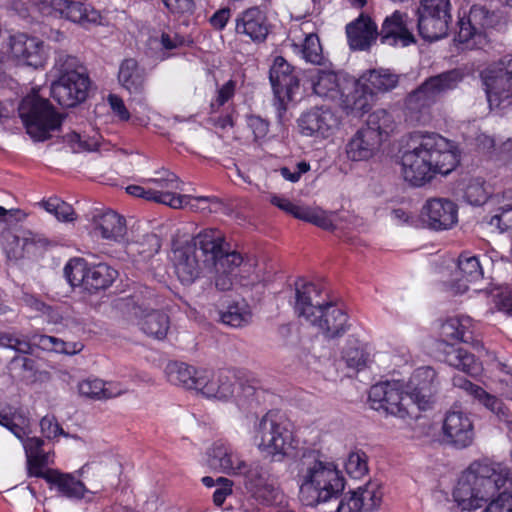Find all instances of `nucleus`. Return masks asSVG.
<instances>
[{
	"label": "nucleus",
	"mask_w": 512,
	"mask_h": 512,
	"mask_svg": "<svg viewBox=\"0 0 512 512\" xmlns=\"http://www.w3.org/2000/svg\"><path fill=\"white\" fill-rule=\"evenodd\" d=\"M247 125L256 140L264 138L269 130L268 122L259 116H249L247 118Z\"/></svg>",
	"instance_id": "nucleus-64"
},
{
	"label": "nucleus",
	"mask_w": 512,
	"mask_h": 512,
	"mask_svg": "<svg viewBox=\"0 0 512 512\" xmlns=\"http://www.w3.org/2000/svg\"><path fill=\"white\" fill-rule=\"evenodd\" d=\"M444 361L451 367L461 370L470 376H476L482 371L481 363L467 350L446 344Z\"/></svg>",
	"instance_id": "nucleus-38"
},
{
	"label": "nucleus",
	"mask_w": 512,
	"mask_h": 512,
	"mask_svg": "<svg viewBox=\"0 0 512 512\" xmlns=\"http://www.w3.org/2000/svg\"><path fill=\"white\" fill-rule=\"evenodd\" d=\"M299 472V500L314 507L337 498L344 489V478L337 466L327 460L306 456Z\"/></svg>",
	"instance_id": "nucleus-3"
},
{
	"label": "nucleus",
	"mask_w": 512,
	"mask_h": 512,
	"mask_svg": "<svg viewBox=\"0 0 512 512\" xmlns=\"http://www.w3.org/2000/svg\"><path fill=\"white\" fill-rule=\"evenodd\" d=\"M382 144L376 133L361 127L346 144V155L352 161H366L380 152Z\"/></svg>",
	"instance_id": "nucleus-30"
},
{
	"label": "nucleus",
	"mask_w": 512,
	"mask_h": 512,
	"mask_svg": "<svg viewBox=\"0 0 512 512\" xmlns=\"http://www.w3.org/2000/svg\"><path fill=\"white\" fill-rule=\"evenodd\" d=\"M398 84V76L388 70H369L357 80L352 94V109L359 112L367 111L377 93L392 90Z\"/></svg>",
	"instance_id": "nucleus-11"
},
{
	"label": "nucleus",
	"mask_w": 512,
	"mask_h": 512,
	"mask_svg": "<svg viewBox=\"0 0 512 512\" xmlns=\"http://www.w3.org/2000/svg\"><path fill=\"white\" fill-rule=\"evenodd\" d=\"M342 358L348 367L361 370L367 364L368 354L357 339H348L342 351Z\"/></svg>",
	"instance_id": "nucleus-49"
},
{
	"label": "nucleus",
	"mask_w": 512,
	"mask_h": 512,
	"mask_svg": "<svg viewBox=\"0 0 512 512\" xmlns=\"http://www.w3.org/2000/svg\"><path fill=\"white\" fill-rule=\"evenodd\" d=\"M222 323L240 328L248 325L252 320V313L249 306L244 302H235L220 313Z\"/></svg>",
	"instance_id": "nucleus-47"
},
{
	"label": "nucleus",
	"mask_w": 512,
	"mask_h": 512,
	"mask_svg": "<svg viewBox=\"0 0 512 512\" xmlns=\"http://www.w3.org/2000/svg\"><path fill=\"white\" fill-rule=\"evenodd\" d=\"M470 328L471 319L469 317H450L442 323L440 334L444 342L467 341Z\"/></svg>",
	"instance_id": "nucleus-44"
},
{
	"label": "nucleus",
	"mask_w": 512,
	"mask_h": 512,
	"mask_svg": "<svg viewBox=\"0 0 512 512\" xmlns=\"http://www.w3.org/2000/svg\"><path fill=\"white\" fill-rule=\"evenodd\" d=\"M253 439L265 458L281 462L295 449L292 432L272 411L266 413L254 425Z\"/></svg>",
	"instance_id": "nucleus-4"
},
{
	"label": "nucleus",
	"mask_w": 512,
	"mask_h": 512,
	"mask_svg": "<svg viewBox=\"0 0 512 512\" xmlns=\"http://www.w3.org/2000/svg\"><path fill=\"white\" fill-rule=\"evenodd\" d=\"M54 69L56 70L58 77L72 78V75L76 74L88 76L86 68L82 65L80 60L77 57L69 55L64 51L57 53Z\"/></svg>",
	"instance_id": "nucleus-48"
},
{
	"label": "nucleus",
	"mask_w": 512,
	"mask_h": 512,
	"mask_svg": "<svg viewBox=\"0 0 512 512\" xmlns=\"http://www.w3.org/2000/svg\"><path fill=\"white\" fill-rule=\"evenodd\" d=\"M302 57L306 62L321 65L323 62L322 47L319 38L314 33L306 35L301 48Z\"/></svg>",
	"instance_id": "nucleus-53"
},
{
	"label": "nucleus",
	"mask_w": 512,
	"mask_h": 512,
	"mask_svg": "<svg viewBox=\"0 0 512 512\" xmlns=\"http://www.w3.org/2000/svg\"><path fill=\"white\" fill-rule=\"evenodd\" d=\"M88 264L82 258H73L64 267V276L72 287H82L85 290Z\"/></svg>",
	"instance_id": "nucleus-50"
},
{
	"label": "nucleus",
	"mask_w": 512,
	"mask_h": 512,
	"mask_svg": "<svg viewBox=\"0 0 512 512\" xmlns=\"http://www.w3.org/2000/svg\"><path fill=\"white\" fill-rule=\"evenodd\" d=\"M315 94L324 98H335L339 94V79L335 72L318 70L312 78Z\"/></svg>",
	"instance_id": "nucleus-46"
},
{
	"label": "nucleus",
	"mask_w": 512,
	"mask_h": 512,
	"mask_svg": "<svg viewBox=\"0 0 512 512\" xmlns=\"http://www.w3.org/2000/svg\"><path fill=\"white\" fill-rule=\"evenodd\" d=\"M40 428L42 434L48 439L55 438L64 433L63 429L52 416L43 417L40 421Z\"/></svg>",
	"instance_id": "nucleus-63"
},
{
	"label": "nucleus",
	"mask_w": 512,
	"mask_h": 512,
	"mask_svg": "<svg viewBox=\"0 0 512 512\" xmlns=\"http://www.w3.org/2000/svg\"><path fill=\"white\" fill-rule=\"evenodd\" d=\"M308 322L329 339L342 336L349 328L347 314L333 303H325L315 314V321Z\"/></svg>",
	"instance_id": "nucleus-27"
},
{
	"label": "nucleus",
	"mask_w": 512,
	"mask_h": 512,
	"mask_svg": "<svg viewBox=\"0 0 512 512\" xmlns=\"http://www.w3.org/2000/svg\"><path fill=\"white\" fill-rule=\"evenodd\" d=\"M89 87V76L58 77L51 85V96L62 107H75L86 100Z\"/></svg>",
	"instance_id": "nucleus-17"
},
{
	"label": "nucleus",
	"mask_w": 512,
	"mask_h": 512,
	"mask_svg": "<svg viewBox=\"0 0 512 512\" xmlns=\"http://www.w3.org/2000/svg\"><path fill=\"white\" fill-rule=\"evenodd\" d=\"M488 101H502L512 97V55L504 56L483 73Z\"/></svg>",
	"instance_id": "nucleus-14"
},
{
	"label": "nucleus",
	"mask_w": 512,
	"mask_h": 512,
	"mask_svg": "<svg viewBox=\"0 0 512 512\" xmlns=\"http://www.w3.org/2000/svg\"><path fill=\"white\" fill-rule=\"evenodd\" d=\"M442 430L447 442L457 448H466L474 440V426L469 414L456 407L446 413Z\"/></svg>",
	"instance_id": "nucleus-18"
},
{
	"label": "nucleus",
	"mask_w": 512,
	"mask_h": 512,
	"mask_svg": "<svg viewBox=\"0 0 512 512\" xmlns=\"http://www.w3.org/2000/svg\"><path fill=\"white\" fill-rule=\"evenodd\" d=\"M379 35L381 42L389 46L406 47L415 43V37L408 24V15L400 11L386 17Z\"/></svg>",
	"instance_id": "nucleus-25"
},
{
	"label": "nucleus",
	"mask_w": 512,
	"mask_h": 512,
	"mask_svg": "<svg viewBox=\"0 0 512 512\" xmlns=\"http://www.w3.org/2000/svg\"><path fill=\"white\" fill-rule=\"evenodd\" d=\"M199 383V392L207 397H214L220 400H227L235 396V392L239 388L236 382V375L231 370H221L217 373H212L204 369Z\"/></svg>",
	"instance_id": "nucleus-24"
},
{
	"label": "nucleus",
	"mask_w": 512,
	"mask_h": 512,
	"mask_svg": "<svg viewBox=\"0 0 512 512\" xmlns=\"http://www.w3.org/2000/svg\"><path fill=\"white\" fill-rule=\"evenodd\" d=\"M497 16L483 5H473L459 19L457 39L468 49H482L487 43V30L497 23Z\"/></svg>",
	"instance_id": "nucleus-10"
},
{
	"label": "nucleus",
	"mask_w": 512,
	"mask_h": 512,
	"mask_svg": "<svg viewBox=\"0 0 512 512\" xmlns=\"http://www.w3.org/2000/svg\"><path fill=\"white\" fill-rule=\"evenodd\" d=\"M165 373L171 384L198 391L204 369H196L184 362L175 361L167 364Z\"/></svg>",
	"instance_id": "nucleus-34"
},
{
	"label": "nucleus",
	"mask_w": 512,
	"mask_h": 512,
	"mask_svg": "<svg viewBox=\"0 0 512 512\" xmlns=\"http://www.w3.org/2000/svg\"><path fill=\"white\" fill-rule=\"evenodd\" d=\"M302 134L329 136L338 126V119L328 108H314L303 113L298 120Z\"/></svg>",
	"instance_id": "nucleus-29"
},
{
	"label": "nucleus",
	"mask_w": 512,
	"mask_h": 512,
	"mask_svg": "<svg viewBox=\"0 0 512 512\" xmlns=\"http://www.w3.org/2000/svg\"><path fill=\"white\" fill-rule=\"evenodd\" d=\"M139 325L146 335L161 340L168 333L170 321L165 313L152 311L141 319Z\"/></svg>",
	"instance_id": "nucleus-45"
},
{
	"label": "nucleus",
	"mask_w": 512,
	"mask_h": 512,
	"mask_svg": "<svg viewBox=\"0 0 512 512\" xmlns=\"http://www.w3.org/2000/svg\"><path fill=\"white\" fill-rule=\"evenodd\" d=\"M43 12L76 23L96 22L99 19V13L91 6L69 0H50L44 4Z\"/></svg>",
	"instance_id": "nucleus-26"
},
{
	"label": "nucleus",
	"mask_w": 512,
	"mask_h": 512,
	"mask_svg": "<svg viewBox=\"0 0 512 512\" xmlns=\"http://www.w3.org/2000/svg\"><path fill=\"white\" fill-rule=\"evenodd\" d=\"M462 80L463 74L457 69L431 76L407 95L405 106L411 112H421L455 89Z\"/></svg>",
	"instance_id": "nucleus-7"
},
{
	"label": "nucleus",
	"mask_w": 512,
	"mask_h": 512,
	"mask_svg": "<svg viewBox=\"0 0 512 512\" xmlns=\"http://www.w3.org/2000/svg\"><path fill=\"white\" fill-rule=\"evenodd\" d=\"M334 213H328L320 208H315L310 223L325 229V230H333L334 225Z\"/></svg>",
	"instance_id": "nucleus-61"
},
{
	"label": "nucleus",
	"mask_w": 512,
	"mask_h": 512,
	"mask_svg": "<svg viewBox=\"0 0 512 512\" xmlns=\"http://www.w3.org/2000/svg\"><path fill=\"white\" fill-rule=\"evenodd\" d=\"M244 486L246 490L257 500L263 503H271L276 500L278 486L269 472L259 464L248 465L244 473Z\"/></svg>",
	"instance_id": "nucleus-21"
},
{
	"label": "nucleus",
	"mask_w": 512,
	"mask_h": 512,
	"mask_svg": "<svg viewBox=\"0 0 512 512\" xmlns=\"http://www.w3.org/2000/svg\"><path fill=\"white\" fill-rule=\"evenodd\" d=\"M269 80L274 92V106L280 121L287 106L299 89V79L294 68L282 56H276L269 70Z\"/></svg>",
	"instance_id": "nucleus-12"
},
{
	"label": "nucleus",
	"mask_w": 512,
	"mask_h": 512,
	"mask_svg": "<svg viewBox=\"0 0 512 512\" xmlns=\"http://www.w3.org/2000/svg\"><path fill=\"white\" fill-rule=\"evenodd\" d=\"M43 444V440L38 437H30L23 442L29 476L40 477L45 473L44 468L50 463L49 453H44L42 450Z\"/></svg>",
	"instance_id": "nucleus-39"
},
{
	"label": "nucleus",
	"mask_w": 512,
	"mask_h": 512,
	"mask_svg": "<svg viewBox=\"0 0 512 512\" xmlns=\"http://www.w3.org/2000/svg\"><path fill=\"white\" fill-rule=\"evenodd\" d=\"M197 239L202 255L206 256L205 262L209 264V271L229 273L243 264V271L249 272L254 267L253 263L244 262L240 253L227 248L224 233L216 228L201 230Z\"/></svg>",
	"instance_id": "nucleus-5"
},
{
	"label": "nucleus",
	"mask_w": 512,
	"mask_h": 512,
	"mask_svg": "<svg viewBox=\"0 0 512 512\" xmlns=\"http://www.w3.org/2000/svg\"><path fill=\"white\" fill-rule=\"evenodd\" d=\"M11 55L22 64L38 68L43 66L47 53L44 42L27 34L13 35L9 39Z\"/></svg>",
	"instance_id": "nucleus-22"
},
{
	"label": "nucleus",
	"mask_w": 512,
	"mask_h": 512,
	"mask_svg": "<svg viewBox=\"0 0 512 512\" xmlns=\"http://www.w3.org/2000/svg\"><path fill=\"white\" fill-rule=\"evenodd\" d=\"M382 496L378 483L368 482L355 491L345 494L337 506V512H376Z\"/></svg>",
	"instance_id": "nucleus-19"
},
{
	"label": "nucleus",
	"mask_w": 512,
	"mask_h": 512,
	"mask_svg": "<svg viewBox=\"0 0 512 512\" xmlns=\"http://www.w3.org/2000/svg\"><path fill=\"white\" fill-rule=\"evenodd\" d=\"M418 15V32L428 41H436L445 37L448 33L451 14H424Z\"/></svg>",
	"instance_id": "nucleus-36"
},
{
	"label": "nucleus",
	"mask_w": 512,
	"mask_h": 512,
	"mask_svg": "<svg viewBox=\"0 0 512 512\" xmlns=\"http://www.w3.org/2000/svg\"><path fill=\"white\" fill-rule=\"evenodd\" d=\"M216 490L213 494V502L217 506H221L226 497L232 493L233 482L225 477H219L216 479Z\"/></svg>",
	"instance_id": "nucleus-59"
},
{
	"label": "nucleus",
	"mask_w": 512,
	"mask_h": 512,
	"mask_svg": "<svg viewBox=\"0 0 512 512\" xmlns=\"http://www.w3.org/2000/svg\"><path fill=\"white\" fill-rule=\"evenodd\" d=\"M0 347L11 348L22 354L32 352V346L28 340L6 332H0Z\"/></svg>",
	"instance_id": "nucleus-56"
},
{
	"label": "nucleus",
	"mask_w": 512,
	"mask_h": 512,
	"mask_svg": "<svg viewBox=\"0 0 512 512\" xmlns=\"http://www.w3.org/2000/svg\"><path fill=\"white\" fill-rule=\"evenodd\" d=\"M145 80V70L139 66L135 59L128 58L121 62L118 71V81L129 93H141L144 89Z\"/></svg>",
	"instance_id": "nucleus-37"
},
{
	"label": "nucleus",
	"mask_w": 512,
	"mask_h": 512,
	"mask_svg": "<svg viewBox=\"0 0 512 512\" xmlns=\"http://www.w3.org/2000/svg\"><path fill=\"white\" fill-rule=\"evenodd\" d=\"M417 13L450 14V0H420Z\"/></svg>",
	"instance_id": "nucleus-58"
},
{
	"label": "nucleus",
	"mask_w": 512,
	"mask_h": 512,
	"mask_svg": "<svg viewBox=\"0 0 512 512\" xmlns=\"http://www.w3.org/2000/svg\"><path fill=\"white\" fill-rule=\"evenodd\" d=\"M349 45L355 50H365L376 39L377 27L367 16L360 15L346 27Z\"/></svg>",
	"instance_id": "nucleus-32"
},
{
	"label": "nucleus",
	"mask_w": 512,
	"mask_h": 512,
	"mask_svg": "<svg viewBox=\"0 0 512 512\" xmlns=\"http://www.w3.org/2000/svg\"><path fill=\"white\" fill-rule=\"evenodd\" d=\"M117 275V271L107 264L100 263L89 266L86 275L85 290L90 293L104 290L111 286L117 278Z\"/></svg>",
	"instance_id": "nucleus-42"
},
{
	"label": "nucleus",
	"mask_w": 512,
	"mask_h": 512,
	"mask_svg": "<svg viewBox=\"0 0 512 512\" xmlns=\"http://www.w3.org/2000/svg\"><path fill=\"white\" fill-rule=\"evenodd\" d=\"M143 240L144 242L139 244L140 248L137 250L138 253L143 254L145 257H150L158 253L161 248V240L156 234H146Z\"/></svg>",
	"instance_id": "nucleus-60"
},
{
	"label": "nucleus",
	"mask_w": 512,
	"mask_h": 512,
	"mask_svg": "<svg viewBox=\"0 0 512 512\" xmlns=\"http://www.w3.org/2000/svg\"><path fill=\"white\" fill-rule=\"evenodd\" d=\"M452 382L454 387L463 390L468 395L478 400L492 413L505 414L503 402L497 397L488 394L482 387L472 383L470 380L462 376H454Z\"/></svg>",
	"instance_id": "nucleus-40"
},
{
	"label": "nucleus",
	"mask_w": 512,
	"mask_h": 512,
	"mask_svg": "<svg viewBox=\"0 0 512 512\" xmlns=\"http://www.w3.org/2000/svg\"><path fill=\"white\" fill-rule=\"evenodd\" d=\"M371 407L384 410L386 413L399 418L413 414L415 402L399 382H381L373 385L369 391Z\"/></svg>",
	"instance_id": "nucleus-9"
},
{
	"label": "nucleus",
	"mask_w": 512,
	"mask_h": 512,
	"mask_svg": "<svg viewBox=\"0 0 512 512\" xmlns=\"http://www.w3.org/2000/svg\"><path fill=\"white\" fill-rule=\"evenodd\" d=\"M82 349L83 344L80 342H65L53 336L51 351L57 353H64L68 355H74L81 352Z\"/></svg>",
	"instance_id": "nucleus-62"
},
{
	"label": "nucleus",
	"mask_w": 512,
	"mask_h": 512,
	"mask_svg": "<svg viewBox=\"0 0 512 512\" xmlns=\"http://www.w3.org/2000/svg\"><path fill=\"white\" fill-rule=\"evenodd\" d=\"M438 387L437 373L429 366L417 368L406 385L419 410H427L432 406Z\"/></svg>",
	"instance_id": "nucleus-16"
},
{
	"label": "nucleus",
	"mask_w": 512,
	"mask_h": 512,
	"mask_svg": "<svg viewBox=\"0 0 512 512\" xmlns=\"http://www.w3.org/2000/svg\"><path fill=\"white\" fill-rule=\"evenodd\" d=\"M198 234L190 240L173 241L172 262L178 279L183 284H192L205 270L209 271V264L206 263V256L202 255Z\"/></svg>",
	"instance_id": "nucleus-8"
},
{
	"label": "nucleus",
	"mask_w": 512,
	"mask_h": 512,
	"mask_svg": "<svg viewBox=\"0 0 512 512\" xmlns=\"http://www.w3.org/2000/svg\"><path fill=\"white\" fill-rule=\"evenodd\" d=\"M39 205L59 221L72 222L76 219L73 207L58 197L42 200Z\"/></svg>",
	"instance_id": "nucleus-52"
},
{
	"label": "nucleus",
	"mask_w": 512,
	"mask_h": 512,
	"mask_svg": "<svg viewBox=\"0 0 512 512\" xmlns=\"http://www.w3.org/2000/svg\"><path fill=\"white\" fill-rule=\"evenodd\" d=\"M482 276L483 270L479 259L470 252H463L458 258L455 273V283L453 284L455 293L466 292L469 289V284L480 280Z\"/></svg>",
	"instance_id": "nucleus-31"
},
{
	"label": "nucleus",
	"mask_w": 512,
	"mask_h": 512,
	"mask_svg": "<svg viewBox=\"0 0 512 512\" xmlns=\"http://www.w3.org/2000/svg\"><path fill=\"white\" fill-rule=\"evenodd\" d=\"M4 251L9 259H20L24 256L25 249L31 245L29 240L20 237L10 230L1 233Z\"/></svg>",
	"instance_id": "nucleus-51"
},
{
	"label": "nucleus",
	"mask_w": 512,
	"mask_h": 512,
	"mask_svg": "<svg viewBox=\"0 0 512 512\" xmlns=\"http://www.w3.org/2000/svg\"><path fill=\"white\" fill-rule=\"evenodd\" d=\"M92 223L95 232L107 240L120 241L126 233L125 219L111 210L93 215Z\"/></svg>",
	"instance_id": "nucleus-33"
},
{
	"label": "nucleus",
	"mask_w": 512,
	"mask_h": 512,
	"mask_svg": "<svg viewBox=\"0 0 512 512\" xmlns=\"http://www.w3.org/2000/svg\"><path fill=\"white\" fill-rule=\"evenodd\" d=\"M80 395L92 399H109L121 395L124 390L113 382H103L100 379H87L79 383Z\"/></svg>",
	"instance_id": "nucleus-41"
},
{
	"label": "nucleus",
	"mask_w": 512,
	"mask_h": 512,
	"mask_svg": "<svg viewBox=\"0 0 512 512\" xmlns=\"http://www.w3.org/2000/svg\"><path fill=\"white\" fill-rule=\"evenodd\" d=\"M395 126L393 116L384 109H378L368 115L362 127L376 133L378 138L384 142L394 131Z\"/></svg>",
	"instance_id": "nucleus-43"
},
{
	"label": "nucleus",
	"mask_w": 512,
	"mask_h": 512,
	"mask_svg": "<svg viewBox=\"0 0 512 512\" xmlns=\"http://www.w3.org/2000/svg\"><path fill=\"white\" fill-rule=\"evenodd\" d=\"M346 472L353 478H360L368 472L367 456L362 451L350 452L345 462Z\"/></svg>",
	"instance_id": "nucleus-54"
},
{
	"label": "nucleus",
	"mask_w": 512,
	"mask_h": 512,
	"mask_svg": "<svg viewBox=\"0 0 512 512\" xmlns=\"http://www.w3.org/2000/svg\"><path fill=\"white\" fill-rule=\"evenodd\" d=\"M40 478L45 479L50 485L56 487L59 493L68 498L81 499L88 492L84 483L69 473H61L55 469H46Z\"/></svg>",
	"instance_id": "nucleus-35"
},
{
	"label": "nucleus",
	"mask_w": 512,
	"mask_h": 512,
	"mask_svg": "<svg viewBox=\"0 0 512 512\" xmlns=\"http://www.w3.org/2000/svg\"><path fill=\"white\" fill-rule=\"evenodd\" d=\"M207 455L210 468L220 473L240 475L248 467L241 454L227 442H215Z\"/></svg>",
	"instance_id": "nucleus-20"
},
{
	"label": "nucleus",
	"mask_w": 512,
	"mask_h": 512,
	"mask_svg": "<svg viewBox=\"0 0 512 512\" xmlns=\"http://www.w3.org/2000/svg\"><path fill=\"white\" fill-rule=\"evenodd\" d=\"M237 34L245 35L254 42H262L269 33L267 16L259 7L242 11L235 20Z\"/></svg>",
	"instance_id": "nucleus-28"
},
{
	"label": "nucleus",
	"mask_w": 512,
	"mask_h": 512,
	"mask_svg": "<svg viewBox=\"0 0 512 512\" xmlns=\"http://www.w3.org/2000/svg\"><path fill=\"white\" fill-rule=\"evenodd\" d=\"M499 207L497 213L493 215L489 221V225L497 228L500 232H504L512 226V220L507 216L512 210H504L505 204H510V200H504V193L499 200Z\"/></svg>",
	"instance_id": "nucleus-57"
},
{
	"label": "nucleus",
	"mask_w": 512,
	"mask_h": 512,
	"mask_svg": "<svg viewBox=\"0 0 512 512\" xmlns=\"http://www.w3.org/2000/svg\"><path fill=\"white\" fill-rule=\"evenodd\" d=\"M459 163L456 147L436 133H411L401 154V174L406 182L421 187L436 174L447 175Z\"/></svg>",
	"instance_id": "nucleus-2"
},
{
	"label": "nucleus",
	"mask_w": 512,
	"mask_h": 512,
	"mask_svg": "<svg viewBox=\"0 0 512 512\" xmlns=\"http://www.w3.org/2000/svg\"><path fill=\"white\" fill-rule=\"evenodd\" d=\"M464 197L468 203L474 206L482 205L486 202L488 192L484 187V183L479 179L469 182L465 189Z\"/></svg>",
	"instance_id": "nucleus-55"
},
{
	"label": "nucleus",
	"mask_w": 512,
	"mask_h": 512,
	"mask_svg": "<svg viewBox=\"0 0 512 512\" xmlns=\"http://www.w3.org/2000/svg\"><path fill=\"white\" fill-rule=\"evenodd\" d=\"M421 219L429 229L448 230L458 221V207L448 198H431L422 207Z\"/></svg>",
	"instance_id": "nucleus-15"
},
{
	"label": "nucleus",
	"mask_w": 512,
	"mask_h": 512,
	"mask_svg": "<svg viewBox=\"0 0 512 512\" xmlns=\"http://www.w3.org/2000/svg\"><path fill=\"white\" fill-rule=\"evenodd\" d=\"M144 182L160 195V197H155L154 202L167 205L173 209H181L189 205L191 199L205 202L210 200L207 196L193 198L190 195L177 194V190H182L183 182L176 174L166 169L155 171L154 176Z\"/></svg>",
	"instance_id": "nucleus-13"
},
{
	"label": "nucleus",
	"mask_w": 512,
	"mask_h": 512,
	"mask_svg": "<svg viewBox=\"0 0 512 512\" xmlns=\"http://www.w3.org/2000/svg\"><path fill=\"white\" fill-rule=\"evenodd\" d=\"M18 111L27 133L35 141L47 140L51 136V131H55L61 126L60 115L55 112L48 100L37 94L27 95L23 98Z\"/></svg>",
	"instance_id": "nucleus-6"
},
{
	"label": "nucleus",
	"mask_w": 512,
	"mask_h": 512,
	"mask_svg": "<svg viewBox=\"0 0 512 512\" xmlns=\"http://www.w3.org/2000/svg\"><path fill=\"white\" fill-rule=\"evenodd\" d=\"M294 285L295 312L306 321H315V314L321 312V308L325 305L320 302L322 288L302 278L297 279Z\"/></svg>",
	"instance_id": "nucleus-23"
},
{
	"label": "nucleus",
	"mask_w": 512,
	"mask_h": 512,
	"mask_svg": "<svg viewBox=\"0 0 512 512\" xmlns=\"http://www.w3.org/2000/svg\"><path fill=\"white\" fill-rule=\"evenodd\" d=\"M461 511L512 512V473L500 463L474 461L460 475L452 492Z\"/></svg>",
	"instance_id": "nucleus-1"
}]
</instances>
